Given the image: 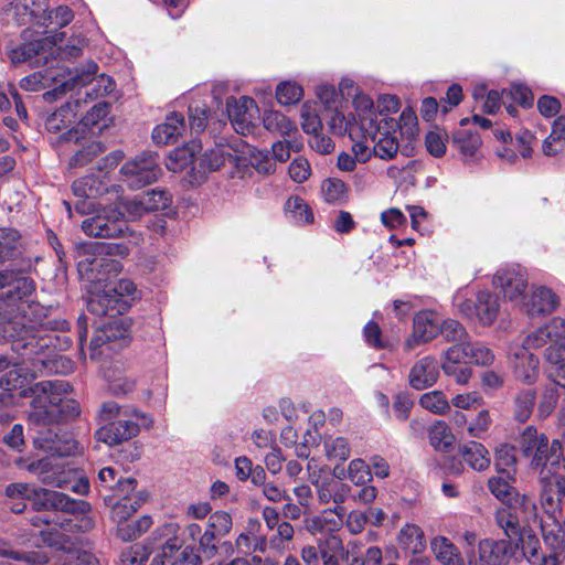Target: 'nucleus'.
<instances>
[{
    "label": "nucleus",
    "instance_id": "9b49d317",
    "mask_svg": "<svg viewBox=\"0 0 565 565\" xmlns=\"http://www.w3.org/2000/svg\"><path fill=\"white\" fill-rule=\"evenodd\" d=\"M393 126V120H377L373 113L362 116V135L365 139L370 138L373 143L374 156L383 160L393 159L399 149L396 131L391 132L390 130Z\"/></svg>",
    "mask_w": 565,
    "mask_h": 565
},
{
    "label": "nucleus",
    "instance_id": "412c9836",
    "mask_svg": "<svg viewBox=\"0 0 565 565\" xmlns=\"http://www.w3.org/2000/svg\"><path fill=\"white\" fill-rule=\"evenodd\" d=\"M226 106L228 118L235 131L241 135L252 132L254 128V110H256L254 100L246 96L239 99L230 98Z\"/></svg>",
    "mask_w": 565,
    "mask_h": 565
},
{
    "label": "nucleus",
    "instance_id": "9d476101",
    "mask_svg": "<svg viewBox=\"0 0 565 565\" xmlns=\"http://www.w3.org/2000/svg\"><path fill=\"white\" fill-rule=\"evenodd\" d=\"M29 470L38 475L42 483L54 488H70L78 494H86L89 483L86 479H77L76 472L67 469L55 457H46L29 465Z\"/></svg>",
    "mask_w": 565,
    "mask_h": 565
},
{
    "label": "nucleus",
    "instance_id": "f257e3e1",
    "mask_svg": "<svg viewBox=\"0 0 565 565\" xmlns=\"http://www.w3.org/2000/svg\"><path fill=\"white\" fill-rule=\"evenodd\" d=\"M34 290L35 282L23 273L0 271V341L11 342L14 352H39L52 343L47 335L28 334L52 310L29 299Z\"/></svg>",
    "mask_w": 565,
    "mask_h": 565
},
{
    "label": "nucleus",
    "instance_id": "0eeeda50",
    "mask_svg": "<svg viewBox=\"0 0 565 565\" xmlns=\"http://www.w3.org/2000/svg\"><path fill=\"white\" fill-rule=\"evenodd\" d=\"M10 499L31 500L36 510H62L64 513L84 512L88 504L83 500L71 499L68 495L47 489H34L26 483H11L6 488Z\"/></svg>",
    "mask_w": 565,
    "mask_h": 565
},
{
    "label": "nucleus",
    "instance_id": "864d4df0",
    "mask_svg": "<svg viewBox=\"0 0 565 565\" xmlns=\"http://www.w3.org/2000/svg\"><path fill=\"white\" fill-rule=\"evenodd\" d=\"M423 408L437 414L445 415L450 411V404L441 391H431L423 394L419 398Z\"/></svg>",
    "mask_w": 565,
    "mask_h": 565
},
{
    "label": "nucleus",
    "instance_id": "7ed1b4c3",
    "mask_svg": "<svg viewBox=\"0 0 565 565\" xmlns=\"http://www.w3.org/2000/svg\"><path fill=\"white\" fill-rule=\"evenodd\" d=\"M71 386L64 381H42L32 388L35 395L31 403L29 419L33 425H50L66 422L79 414V404L62 396Z\"/></svg>",
    "mask_w": 565,
    "mask_h": 565
},
{
    "label": "nucleus",
    "instance_id": "774afa93",
    "mask_svg": "<svg viewBox=\"0 0 565 565\" xmlns=\"http://www.w3.org/2000/svg\"><path fill=\"white\" fill-rule=\"evenodd\" d=\"M469 364L468 362V352H467V342L456 343L451 345L444 353V360L441 363V367L457 366Z\"/></svg>",
    "mask_w": 565,
    "mask_h": 565
},
{
    "label": "nucleus",
    "instance_id": "f03ea898",
    "mask_svg": "<svg viewBox=\"0 0 565 565\" xmlns=\"http://www.w3.org/2000/svg\"><path fill=\"white\" fill-rule=\"evenodd\" d=\"M520 449L523 456L529 459L532 469L540 472L542 484L541 507L544 515L539 518V527L543 539L552 548H556L562 543V529L559 523L561 494L550 481V476L545 475L547 465L554 467L559 461L561 446L557 439L551 444L544 434H539L536 428L529 426L522 433L519 440Z\"/></svg>",
    "mask_w": 565,
    "mask_h": 565
},
{
    "label": "nucleus",
    "instance_id": "a211bd4d",
    "mask_svg": "<svg viewBox=\"0 0 565 565\" xmlns=\"http://www.w3.org/2000/svg\"><path fill=\"white\" fill-rule=\"evenodd\" d=\"M440 330V319L433 310L419 311L413 321V332L405 341V350L412 351L416 347L427 343L437 337Z\"/></svg>",
    "mask_w": 565,
    "mask_h": 565
},
{
    "label": "nucleus",
    "instance_id": "13d9d810",
    "mask_svg": "<svg viewBox=\"0 0 565 565\" xmlns=\"http://www.w3.org/2000/svg\"><path fill=\"white\" fill-rule=\"evenodd\" d=\"M303 89L296 82H282L277 86L276 97L279 104L284 106L294 105L302 97Z\"/></svg>",
    "mask_w": 565,
    "mask_h": 565
},
{
    "label": "nucleus",
    "instance_id": "5fc2aeb1",
    "mask_svg": "<svg viewBox=\"0 0 565 565\" xmlns=\"http://www.w3.org/2000/svg\"><path fill=\"white\" fill-rule=\"evenodd\" d=\"M468 362L480 366L491 365L494 361L493 352L481 342L467 341Z\"/></svg>",
    "mask_w": 565,
    "mask_h": 565
},
{
    "label": "nucleus",
    "instance_id": "37998d69",
    "mask_svg": "<svg viewBox=\"0 0 565 565\" xmlns=\"http://www.w3.org/2000/svg\"><path fill=\"white\" fill-rule=\"evenodd\" d=\"M341 526V520L331 515V511L324 510L321 514L315 515L306 521V529L309 533L317 534H333Z\"/></svg>",
    "mask_w": 565,
    "mask_h": 565
},
{
    "label": "nucleus",
    "instance_id": "20e7f679",
    "mask_svg": "<svg viewBox=\"0 0 565 565\" xmlns=\"http://www.w3.org/2000/svg\"><path fill=\"white\" fill-rule=\"evenodd\" d=\"M50 312L51 310L47 312V317L43 321L44 323H36L28 334L47 335L52 339V343L39 350V352L17 353L22 358L32 360L36 372L67 374L74 370V363L66 356L55 354V350L66 349L70 345V341L65 337L62 339L50 331H66L70 328V323L64 319H51Z\"/></svg>",
    "mask_w": 565,
    "mask_h": 565
},
{
    "label": "nucleus",
    "instance_id": "69168bd1",
    "mask_svg": "<svg viewBox=\"0 0 565 565\" xmlns=\"http://www.w3.org/2000/svg\"><path fill=\"white\" fill-rule=\"evenodd\" d=\"M116 207H118L124 213L126 223L129 221H136L140 218L145 213H148L141 194L135 196L131 200H121Z\"/></svg>",
    "mask_w": 565,
    "mask_h": 565
},
{
    "label": "nucleus",
    "instance_id": "603ef678",
    "mask_svg": "<svg viewBox=\"0 0 565 565\" xmlns=\"http://www.w3.org/2000/svg\"><path fill=\"white\" fill-rule=\"evenodd\" d=\"M19 234L12 228H0V263L20 254Z\"/></svg>",
    "mask_w": 565,
    "mask_h": 565
},
{
    "label": "nucleus",
    "instance_id": "a878e982",
    "mask_svg": "<svg viewBox=\"0 0 565 565\" xmlns=\"http://www.w3.org/2000/svg\"><path fill=\"white\" fill-rule=\"evenodd\" d=\"M202 150V145L199 140H191L183 147L172 150L166 161V167L172 172H181L190 169L191 171L198 170L195 167V156Z\"/></svg>",
    "mask_w": 565,
    "mask_h": 565
},
{
    "label": "nucleus",
    "instance_id": "2eb2a0df",
    "mask_svg": "<svg viewBox=\"0 0 565 565\" xmlns=\"http://www.w3.org/2000/svg\"><path fill=\"white\" fill-rule=\"evenodd\" d=\"M458 307L466 317H476L480 324L491 326L499 316L500 300L494 292L481 290L477 294L475 301L465 300Z\"/></svg>",
    "mask_w": 565,
    "mask_h": 565
},
{
    "label": "nucleus",
    "instance_id": "79ce46f5",
    "mask_svg": "<svg viewBox=\"0 0 565 565\" xmlns=\"http://www.w3.org/2000/svg\"><path fill=\"white\" fill-rule=\"evenodd\" d=\"M429 443L437 451H449L455 443L450 427L444 420L435 422L428 429Z\"/></svg>",
    "mask_w": 565,
    "mask_h": 565
},
{
    "label": "nucleus",
    "instance_id": "39448f33",
    "mask_svg": "<svg viewBox=\"0 0 565 565\" xmlns=\"http://www.w3.org/2000/svg\"><path fill=\"white\" fill-rule=\"evenodd\" d=\"M136 290V285L129 279L107 284L102 294L96 292L89 296L87 310L95 316L110 318L122 316L131 307Z\"/></svg>",
    "mask_w": 565,
    "mask_h": 565
},
{
    "label": "nucleus",
    "instance_id": "6ab92c4d",
    "mask_svg": "<svg viewBox=\"0 0 565 565\" xmlns=\"http://www.w3.org/2000/svg\"><path fill=\"white\" fill-rule=\"evenodd\" d=\"M519 303L530 317H541L555 311L559 306V298L548 287L532 286L530 295H523Z\"/></svg>",
    "mask_w": 565,
    "mask_h": 565
},
{
    "label": "nucleus",
    "instance_id": "f8f14e48",
    "mask_svg": "<svg viewBox=\"0 0 565 565\" xmlns=\"http://www.w3.org/2000/svg\"><path fill=\"white\" fill-rule=\"evenodd\" d=\"M161 173L158 154L143 151L128 160L120 169L121 181L131 190H139L157 181Z\"/></svg>",
    "mask_w": 565,
    "mask_h": 565
},
{
    "label": "nucleus",
    "instance_id": "c03bdc74",
    "mask_svg": "<svg viewBox=\"0 0 565 565\" xmlns=\"http://www.w3.org/2000/svg\"><path fill=\"white\" fill-rule=\"evenodd\" d=\"M285 212L297 225H306L313 222L312 210L300 196H290L285 203Z\"/></svg>",
    "mask_w": 565,
    "mask_h": 565
},
{
    "label": "nucleus",
    "instance_id": "4468645a",
    "mask_svg": "<svg viewBox=\"0 0 565 565\" xmlns=\"http://www.w3.org/2000/svg\"><path fill=\"white\" fill-rule=\"evenodd\" d=\"M128 327L129 323L127 318H118L109 321L102 328L96 329L89 343L90 359L97 360L115 350L116 341L122 340L127 337Z\"/></svg>",
    "mask_w": 565,
    "mask_h": 565
},
{
    "label": "nucleus",
    "instance_id": "c9c22d12",
    "mask_svg": "<svg viewBox=\"0 0 565 565\" xmlns=\"http://www.w3.org/2000/svg\"><path fill=\"white\" fill-rule=\"evenodd\" d=\"M317 543L323 565H340L339 559L344 554V545L339 535H323Z\"/></svg>",
    "mask_w": 565,
    "mask_h": 565
},
{
    "label": "nucleus",
    "instance_id": "ea45409f",
    "mask_svg": "<svg viewBox=\"0 0 565 565\" xmlns=\"http://www.w3.org/2000/svg\"><path fill=\"white\" fill-rule=\"evenodd\" d=\"M431 550L436 558L444 565H465V561L458 548L444 536L433 539Z\"/></svg>",
    "mask_w": 565,
    "mask_h": 565
},
{
    "label": "nucleus",
    "instance_id": "f3484780",
    "mask_svg": "<svg viewBox=\"0 0 565 565\" xmlns=\"http://www.w3.org/2000/svg\"><path fill=\"white\" fill-rule=\"evenodd\" d=\"M50 43V38L45 36L11 49L9 52L11 63L13 65L26 63L32 67L49 64V50L54 49Z\"/></svg>",
    "mask_w": 565,
    "mask_h": 565
},
{
    "label": "nucleus",
    "instance_id": "4be33fe9",
    "mask_svg": "<svg viewBox=\"0 0 565 565\" xmlns=\"http://www.w3.org/2000/svg\"><path fill=\"white\" fill-rule=\"evenodd\" d=\"M181 544L182 542L177 537L168 540L162 544L161 554L154 557L150 565H201V556L191 546H184L182 552L178 553L173 561L171 559L172 554L180 550Z\"/></svg>",
    "mask_w": 565,
    "mask_h": 565
},
{
    "label": "nucleus",
    "instance_id": "dca6fc26",
    "mask_svg": "<svg viewBox=\"0 0 565 565\" xmlns=\"http://www.w3.org/2000/svg\"><path fill=\"white\" fill-rule=\"evenodd\" d=\"M493 285L505 299L519 303L527 287V273L519 265L505 266L495 273Z\"/></svg>",
    "mask_w": 565,
    "mask_h": 565
},
{
    "label": "nucleus",
    "instance_id": "c85d7f7f",
    "mask_svg": "<svg viewBox=\"0 0 565 565\" xmlns=\"http://www.w3.org/2000/svg\"><path fill=\"white\" fill-rule=\"evenodd\" d=\"M185 130L183 115L172 111L167 115L164 121L154 127L152 139L157 145L174 143Z\"/></svg>",
    "mask_w": 565,
    "mask_h": 565
},
{
    "label": "nucleus",
    "instance_id": "e433bc0d",
    "mask_svg": "<svg viewBox=\"0 0 565 565\" xmlns=\"http://www.w3.org/2000/svg\"><path fill=\"white\" fill-rule=\"evenodd\" d=\"M488 489L503 504L513 500L516 503L525 502V494H521L509 481L501 476H493L488 480Z\"/></svg>",
    "mask_w": 565,
    "mask_h": 565
},
{
    "label": "nucleus",
    "instance_id": "423d86ee",
    "mask_svg": "<svg viewBox=\"0 0 565 565\" xmlns=\"http://www.w3.org/2000/svg\"><path fill=\"white\" fill-rule=\"evenodd\" d=\"M97 71L98 65L90 61L84 68H75L68 72V78L61 82L56 89H60L61 93L77 89L78 98L74 99L76 107L79 105V98L83 95L92 100L106 96L115 89L116 84L110 76L105 74L95 77Z\"/></svg>",
    "mask_w": 565,
    "mask_h": 565
},
{
    "label": "nucleus",
    "instance_id": "6e6552de",
    "mask_svg": "<svg viewBox=\"0 0 565 565\" xmlns=\"http://www.w3.org/2000/svg\"><path fill=\"white\" fill-rule=\"evenodd\" d=\"M82 230L88 236L103 238L126 236L129 232L130 244H139L141 241V234L129 228L124 213L118 207H104L95 215L85 218Z\"/></svg>",
    "mask_w": 565,
    "mask_h": 565
},
{
    "label": "nucleus",
    "instance_id": "338daca9",
    "mask_svg": "<svg viewBox=\"0 0 565 565\" xmlns=\"http://www.w3.org/2000/svg\"><path fill=\"white\" fill-rule=\"evenodd\" d=\"M550 342L545 349L544 358L548 363V366H555L561 363H565V340L559 337L547 338L546 342Z\"/></svg>",
    "mask_w": 565,
    "mask_h": 565
},
{
    "label": "nucleus",
    "instance_id": "ddd939ff",
    "mask_svg": "<svg viewBox=\"0 0 565 565\" xmlns=\"http://www.w3.org/2000/svg\"><path fill=\"white\" fill-rule=\"evenodd\" d=\"M151 425L152 419L148 415L132 408L126 417L117 418L102 426L97 430V438L109 446H114L137 436L140 426L149 428Z\"/></svg>",
    "mask_w": 565,
    "mask_h": 565
},
{
    "label": "nucleus",
    "instance_id": "7c9ffc66",
    "mask_svg": "<svg viewBox=\"0 0 565 565\" xmlns=\"http://www.w3.org/2000/svg\"><path fill=\"white\" fill-rule=\"evenodd\" d=\"M317 489L318 500L321 504H328L330 502L333 503H343L349 494L351 488L339 480L333 478H328L322 481L312 482Z\"/></svg>",
    "mask_w": 565,
    "mask_h": 565
},
{
    "label": "nucleus",
    "instance_id": "b1692460",
    "mask_svg": "<svg viewBox=\"0 0 565 565\" xmlns=\"http://www.w3.org/2000/svg\"><path fill=\"white\" fill-rule=\"evenodd\" d=\"M439 376V363L434 356L419 359L411 369L409 384L415 390L433 386Z\"/></svg>",
    "mask_w": 565,
    "mask_h": 565
},
{
    "label": "nucleus",
    "instance_id": "0e129e2a",
    "mask_svg": "<svg viewBox=\"0 0 565 565\" xmlns=\"http://www.w3.org/2000/svg\"><path fill=\"white\" fill-rule=\"evenodd\" d=\"M301 127L305 132L313 135L322 128V121L316 105L305 104L301 107Z\"/></svg>",
    "mask_w": 565,
    "mask_h": 565
},
{
    "label": "nucleus",
    "instance_id": "473e14b6",
    "mask_svg": "<svg viewBox=\"0 0 565 565\" xmlns=\"http://www.w3.org/2000/svg\"><path fill=\"white\" fill-rule=\"evenodd\" d=\"M136 486V479H122L118 477V471L111 467H105L98 472V487L105 490H113L115 495H121L126 491H134Z\"/></svg>",
    "mask_w": 565,
    "mask_h": 565
},
{
    "label": "nucleus",
    "instance_id": "bf43d9fd",
    "mask_svg": "<svg viewBox=\"0 0 565 565\" xmlns=\"http://www.w3.org/2000/svg\"><path fill=\"white\" fill-rule=\"evenodd\" d=\"M439 333L448 342L462 343L468 341V333L465 327L457 320L447 319L440 324Z\"/></svg>",
    "mask_w": 565,
    "mask_h": 565
},
{
    "label": "nucleus",
    "instance_id": "c756f323",
    "mask_svg": "<svg viewBox=\"0 0 565 565\" xmlns=\"http://www.w3.org/2000/svg\"><path fill=\"white\" fill-rule=\"evenodd\" d=\"M457 456L476 471L487 470L491 462L488 449L478 441H468L459 446Z\"/></svg>",
    "mask_w": 565,
    "mask_h": 565
},
{
    "label": "nucleus",
    "instance_id": "1a4fd4ad",
    "mask_svg": "<svg viewBox=\"0 0 565 565\" xmlns=\"http://www.w3.org/2000/svg\"><path fill=\"white\" fill-rule=\"evenodd\" d=\"M525 502L522 504L514 502L503 504L494 512L495 524L509 537H521V532L533 526L539 527L537 508L534 501L525 494Z\"/></svg>",
    "mask_w": 565,
    "mask_h": 565
},
{
    "label": "nucleus",
    "instance_id": "58836bf2",
    "mask_svg": "<svg viewBox=\"0 0 565 565\" xmlns=\"http://www.w3.org/2000/svg\"><path fill=\"white\" fill-rule=\"evenodd\" d=\"M559 337L565 340V318L556 317L545 327L539 328L526 337L530 347H543L546 339Z\"/></svg>",
    "mask_w": 565,
    "mask_h": 565
},
{
    "label": "nucleus",
    "instance_id": "4c0bfd02",
    "mask_svg": "<svg viewBox=\"0 0 565 565\" xmlns=\"http://www.w3.org/2000/svg\"><path fill=\"white\" fill-rule=\"evenodd\" d=\"M72 190L77 198L94 199L107 193L108 185L106 181L97 177L86 175L75 180L73 182Z\"/></svg>",
    "mask_w": 565,
    "mask_h": 565
},
{
    "label": "nucleus",
    "instance_id": "4d7b16f0",
    "mask_svg": "<svg viewBox=\"0 0 565 565\" xmlns=\"http://www.w3.org/2000/svg\"><path fill=\"white\" fill-rule=\"evenodd\" d=\"M323 199L329 203H340L347 196L345 183L337 178H329L321 184Z\"/></svg>",
    "mask_w": 565,
    "mask_h": 565
},
{
    "label": "nucleus",
    "instance_id": "cd10ccee",
    "mask_svg": "<svg viewBox=\"0 0 565 565\" xmlns=\"http://www.w3.org/2000/svg\"><path fill=\"white\" fill-rule=\"evenodd\" d=\"M118 498L111 509V519L117 525L128 522L129 518L145 503L147 495L141 491H126Z\"/></svg>",
    "mask_w": 565,
    "mask_h": 565
},
{
    "label": "nucleus",
    "instance_id": "6e6d98bb",
    "mask_svg": "<svg viewBox=\"0 0 565 565\" xmlns=\"http://www.w3.org/2000/svg\"><path fill=\"white\" fill-rule=\"evenodd\" d=\"M0 556L3 558H11L18 562H22L24 565H43V555L40 552L23 554L13 551L10 543L3 539H0Z\"/></svg>",
    "mask_w": 565,
    "mask_h": 565
},
{
    "label": "nucleus",
    "instance_id": "09e8293b",
    "mask_svg": "<svg viewBox=\"0 0 565 565\" xmlns=\"http://www.w3.org/2000/svg\"><path fill=\"white\" fill-rule=\"evenodd\" d=\"M263 122L268 131L281 136H289L297 130L295 124L289 120L287 116L276 110L267 111L263 118Z\"/></svg>",
    "mask_w": 565,
    "mask_h": 565
},
{
    "label": "nucleus",
    "instance_id": "052dcab7",
    "mask_svg": "<svg viewBox=\"0 0 565 565\" xmlns=\"http://www.w3.org/2000/svg\"><path fill=\"white\" fill-rule=\"evenodd\" d=\"M329 459L347 460L350 456V446L343 437H329L323 443Z\"/></svg>",
    "mask_w": 565,
    "mask_h": 565
},
{
    "label": "nucleus",
    "instance_id": "72a5a7b5",
    "mask_svg": "<svg viewBox=\"0 0 565 565\" xmlns=\"http://www.w3.org/2000/svg\"><path fill=\"white\" fill-rule=\"evenodd\" d=\"M180 530V526L179 524L177 523H166L164 525L158 527L153 533L152 535L153 536H159V537H167V540L164 541V543L172 539V537H177L179 539L182 544L181 546H183L184 542L186 540H190L192 542L196 541L200 539L201 534L203 533L202 532V529L201 526L198 524V523H194V522H191V523H188L184 529H183V532H182V535L183 537H179L177 534ZM182 548V547H180ZM182 552L181 550H179L178 552H174L171 556V559L173 561L175 558V556L178 555V553Z\"/></svg>",
    "mask_w": 565,
    "mask_h": 565
},
{
    "label": "nucleus",
    "instance_id": "f704fd0d",
    "mask_svg": "<svg viewBox=\"0 0 565 565\" xmlns=\"http://www.w3.org/2000/svg\"><path fill=\"white\" fill-rule=\"evenodd\" d=\"M398 544L412 554H420L426 548V540L423 530L414 524H405L398 534Z\"/></svg>",
    "mask_w": 565,
    "mask_h": 565
},
{
    "label": "nucleus",
    "instance_id": "a18cd8bd",
    "mask_svg": "<svg viewBox=\"0 0 565 565\" xmlns=\"http://www.w3.org/2000/svg\"><path fill=\"white\" fill-rule=\"evenodd\" d=\"M152 525L150 515H142L138 520L124 522L117 525V536L125 542L135 541L146 533Z\"/></svg>",
    "mask_w": 565,
    "mask_h": 565
},
{
    "label": "nucleus",
    "instance_id": "e2e57ef3",
    "mask_svg": "<svg viewBox=\"0 0 565 565\" xmlns=\"http://www.w3.org/2000/svg\"><path fill=\"white\" fill-rule=\"evenodd\" d=\"M148 212L167 209L171 203V195L168 191L153 189L141 194Z\"/></svg>",
    "mask_w": 565,
    "mask_h": 565
},
{
    "label": "nucleus",
    "instance_id": "bb28decb",
    "mask_svg": "<svg viewBox=\"0 0 565 565\" xmlns=\"http://www.w3.org/2000/svg\"><path fill=\"white\" fill-rule=\"evenodd\" d=\"M531 348L525 340L524 345L513 353L514 375L516 380L525 383H533L539 376V359L530 352Z\"/></svg>",
    "mask_w": 565,
    "mask_h": 565
},
{
    "label": "nucleus",
    "instance_id": "aec40b11",
    "mask_svg": "<svg viewBox=\"0 0 565 565\" xmlns=\"http://www.w3.org/2000/svg\"><path fill=\"white\" fill-rule=\"evenodd\" d=\"M40 428L35 431L33 437V445L36 449L50 454V457H68L77 452L78 443L76 440H65L62 443L61 448H55V438L60 430L55 427H47V425H38Z\"/></svg>",
    "mask_w": 565,
    "mask_h": 565
},
{
    "label": "nucleus",
    "instance_id": "49530a36",
    "mask_svg": "<svg viewBox=\"0 0 565 565\" xmlns=\"http://www.w3.org/2000/svg\"><path fill=\"white\" fill-rule=\"evenodd\" d=\"M329 129L332 134L338 136L349 135L351 140H355L358 131H362V117L360 121H351L342 113L334 110L328 121Z\"/></svg>",
    "mask_w": 565,
    "mask_h": 565
},
{
    "label": "nucleus",
    "instance_id": "5701e85b",
    "mask_svg": "<svg viewBox=\"0 0 565 565\" xmlns=\"http://www.w3.org/2000/svg\"><path fill=\"white\" fill-rule=\"evenodd\" d=\"M509 540L514 542L516 547H521L523 555L532 565H558L556 555L545 556L541 553L540 540L533 527L521 532V537H509Z\"/></svg>",
    "mask_w": 565,
    "mask_h": 565
},
{
    "label": "nucleus",
    "instance_id": "2f4dec72",
    "mask_svg": "<svg viewBox=\"0 0 565 565\" xmlns=\"http://www.w3.org/2000/svg\"><path fill=\"white\" fill-rule=\"evenodd\" d=\"M64 33H58L49 36L50 38V44L54 46V49L49 50V56L50 58L56 60H75L81 56L82 50L85 45V39L84 38H76L73 39L71 43L64 44Z\"/></svg>",
    "mask_w": 565,
    "mask_h": 565
},
{
    "label": "nucleus",
    "instance_id": "680f3d73",
    "mask_svg": "<svg viewBox=\"0 0 565 565\" xmlns=\"http://www.w3.org/2000/svg\"><path fill=\"white\" fill-rule=\"evenodd\" d=\"M206 527L218 536H226L233 527L232 516L225 511H215L210 514Z\"/></svg>",
    "mask_w": 565,
    "mask_h": 565
},
{
    "label": "nucleus",
    "instance_id": "a19ab883",
    "mask_svg": "<svg viewBox=\"0 0 565 565\" xmlns=\"http://www.w3.org/2000/svg\"><path fill=\"white\" fill-rule=\"evenodd\" d=\"M122 269L120 262L109 257H96L89 263L92 275L88 277L92 281L103 282L117 276Z\"/></svg>",
    "mask_w": 565,
    "mask_h": 565
},
{
    "label": "nucleus",
    "instance_id": "393cba45",
    "mask_svg": "<svg viewBox=\"0 0 565 565\" xmlns=\"http://www.w3.org/2000/svg\"><path fill=\"white\" fill-rule=\"evenodd\" d=\"M478 552L479 565H507L512 555L511 544L505 540H483Z\"/></svg>",
    "mask_w": 565,
    "mask_h": 565
},
{
    "label": "nucleus",
    "instance_id": "8fccbe9b",
    "mask_svg": "<svg viewBox=\"0 0 565 565\" xmlns=\"http://www.w3.org/2000/svg\"><path fill=\"white\" fill-rule=\"evenodd\" d=\"M536 399V392L533 388L520 391L514 398V418L520 422H526L532 415Z\"/></svg>",
    "mask_w": 565,
    "mask_h": 565
},
{
    "label": "nucleus",
    "instance_id": "3c124183",
    "mask_svg": "<svg viewBox=\"0 0 565 565\" xmlns=\"http://www.w3.org/2000/svg\"><path fill=\"white\" fill-rule=\"evenodd\" d=\"M452 141L456 149L466 158H473L481 146V139L477 132L465 130L457 131Z\"/></svg>",
    "mask_w": 565,
    "mask_h": 565
},
{
    "label": "nucleus",
    "instance_id": "de8ad7c7",
    "mask_svg": "<svg viewBox=\"0 0 565 565\" xmlns=\"http://www.w3.org/2000/svg\"><path fill=\"white\" fill-rule=\"evenodd\" d=\"M232 154L222 146H216L205 151L199 161L198 172L205 173L209 171L218 170L226 161L231 159Z\"/></svg>",
    "mask_w": 565,
    "mask_h": 565
}]
</instances>
